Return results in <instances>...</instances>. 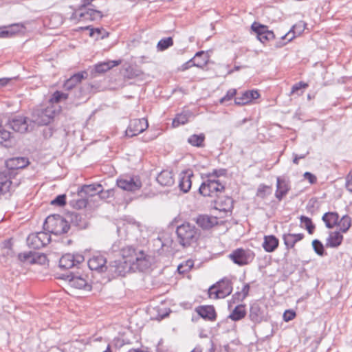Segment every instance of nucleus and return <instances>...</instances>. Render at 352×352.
Wrapping results in <instances>:
<instances>
[{
	"mask_svg": "<svg viewBox=\"0 0 352 352\" xmlns=\"http://www.w3.org/2000/svg\"><path fill=\"white\" fill-rule=\"evenodd\" d=\"M50 241L51 237L47 231L32 233L27 239L28 245L33 249H40L47 245Z\"/></svg>",
	"mask_w": 352,
	"mask_h": 352,
	"instance_id": "obj_8",
	"label": "nucleus"
},
{
	"mask_svg": "<svg viewBox=\"0 0 352 352\" xmlns=\"http://www.w3.org/2000/svg\"><path fill=\"white\" fill-rule=\"evenodd\" d=\"M307 87H308V84L303 82H300L298 83H296L294 85H293V87H292L291 94H296L298 96H300V95L302 94V93H303L302 89H305Z\"/></svg>",
	"mask_w": 352,
	"mask_h": 352,
	"instance_id": "obj_47",
	"label": "nucleus"
},
{
	"mask_svg": "<svg viewBox=\"0 0 352 352\" xmlns=\"http://www.w3.org/2000/svg\"><path fill=\"white\" fill-rule=\"evenodd\" d=\"M303 176L304 178L307 179L311 184H315L317 181L316 177L309 172H305Z\"/></svg>",
	"mask_w": 352,
	"mask_h": 352,
	"instance_id": "obj_59",
	"label": "nucleus"
},
{
	"mask_svg": "<svg viewBox=\"0 0 352 352\" xmlns=\"http://www.w3.org/2000/svg\"><path fill=\"white\" fill-rule=\"evenodd\" d=\"M196 222L203 229H210L217 224V219L208 215H199Z\"/></svg>",
	"mask_w": 352,
	"mask_h": 352,
	"instance_id": "obj_26",
	"label": "nucleus"
},
{
	"mask_svg": "<svg viewBox=\"0 0 352 352\" xmlns=\"http://www.w3.org/2000/svg\"><path fill=\"white\" fill-rule=\"evenodd\" d=\"M224 174H225V170H223V169L214 170L212 173H210L208 175V177L217 179L219 176L223 175Z\"/></svg>",
	"mask_w": 352,
	"mask_h": 352,
	"instance_id": "obj_58",
	"label": "nucleus"
},
{
	"mask_svg": "<svg viewBox=\"0 0 352 352\" xmlns=\"http://www.w3.org/2000/svg\"><path fill=\"white\" fill-rule=\"evenodd\" d=\"M304 237L303 234L287 233L283 235L284 243L287 249L292 248L295 244L301 241Z\"/></svg>",
	"mask_w": 352,
	"mask_h": 352,
	"instance_id": "obj_30",
	"label": "nucleus"
},
{
	"mask_svg": "<svg viewBox=\"0 0 352 352\" xmlns=\"http://www.w3.org/2000/svg\"><path fill=\"white\" fill-rule=\"evenodd\" d=\"M250 287H241L240 291H236L232 296L233 303L242 302L249 294Z\"/></svg>",
	"mask_w": 352,
	"mask_h": 352,
	"instance_id": "obj_37",
	"label": "nucleus"
},
{
	"mask_svg": "<svg viewBox=\"0 0 352 352\" xmlns=\"http://www.w3.org/2000/svg\"><path fill=\"white\" fill-rule=\"evenodd\" d=\"M188 121V115L186 113L178 114L173 121V126L177 127L181 124H184Z\"/></svg>",
	"mask_w": 352,
	"mask_h": 352,
	"instance_id": "obj_43",
	"label": "nucleus"
},
{
	"mask_svg": "<svg viewBox=\"0 0 352 352\" xmlns=\"http://www.w3.org/2000/svg\"><path fill=\"white\" fill-rule=\"evenodd\" d=\"M274 38V34L272 31L268 30L267 32H263L260 34V36L258 37V39L263 43H265L267 41H271Z\"/></svg>",
	"mask_w": 352,
	"mask_h": 352,
	"instance_id": "obj_50",
	"label": "nucleus"
},
{
	"mask_svg": "<svg viewBox=\"0 0 352 352\" xmlns=\"http://www.w3.org/2000/svg\"><path fill=\"white\" fill-rule=\"evenodd\" d=\"M307 23L302 21H300L292 26L291 30L283 36V39H287L288 41H292L296 36H300L305 30Z\"/></svg>",
	"mask_w": 352,
	"mask_h": 352,
	"instance_id": "obj_19",
	"label": "nucleus"
},
{
	"mask_svg": "<svg viewBox=\"0 0 352 352\" xmlns=\"http://www.w3.org/2000/svg\"><path fill=\"white\" fill-rule=\"evenodd\" d=\"M80 192L89 197L99 195L100 197H104L102 195V186L100 184L85 185L82 187Z\"/></svg>",
	"mask_w": 352,
	"mask_h": 352,
	"instance_id": "obj_31",
	"label": "nucleus"
},
{
	"mask_svg": "<svg viewBox=\"0 0 352 352\" xmlns=\"http://www.w3.org/2000/svg\"><path fill=\"white\" fill-rule=\"evenodd\" d=\"M149 267V261L146 259L144 253L142 251L138 252V256L132 265V271H144Z\"/></svg>",
	"mask_w": 352,
	"mask_h": 352,
	"instance_id": "obj_22",
	"label": "nucleus"
},
{
	"mask_svg": "<svg viewBox=\"0 0 352 352\" xmlns=\"http://www.w3.org/2000/svg\"><path fill=\"white\" fill-rule=\"evenodd\" d=\"M221 283L225 284L226 286H230V285L234 284V283L232 281V279H230L229 278H223L220 281L217 282L216 284L212 285L211 286H212V287L220 286L219 285Z\"/></svg>",
	"mask_w": 352,
	"mask_h": 352,
	"instance_id": "obj_60",
	"label": "nucleus"
},
{
	"mask_svg": "<svg viewBox=\"0 0 352 352\" xmlns=\"http://www.w3.org/2000/svg\"><path fill=\"white\" fill-rule=\"evenodd\" d=\"M121 60H107L104 62L99 63L94 65V68L93 69L92 72H94L96 74H103L111 68L119 65L121 64Z\"/></svg>",
	"mask_w": 352,
	"mask_h": 352,
	"instance_id": "obj_23",
	"label": "nucleus"
},
{
	"mask_svg": "<svg viewBox=\"0 0 352 352\" xmlns=\"http://www.w3.org/2000/svg\"><path fill=\"white\" fill-rule=\"evenodd\" d=\"M236 90L235 89H229L227 91L226 95L222 98H221L220 103H223L226 101L230 100L236 95Z\"/></svg>",
	"mask_w": 352,
	"mask_h": 352,
	"instance_id": "obj_55",
	"label": "nucleus"
},
{
	"mask_svg": "<svg viewBox=\"0 0 352 352\" xmlns=\"http://www.w3.org/2000/svg\"><path fill=\"white\" fill-rule=\"evenodd\" d=\"M254 256L255 254L253 251L243 248H237L229 255V258L239 266L250 263L254 260Z\"/></svg>",
	"mask_w": 352,
	"mask_h": 352,
	"instance_id": "obj_6",
	"label": "nucleus"
},
{
	"mask_svg": "<svg viewBox=\"0 0 352 352\" xmlns=\"http://www.w3.org/2000/svg\"><path fill=\"white\" fill-rule=\"evenodd\" d=\"M65 279L67 280L72 286L76 285V286H91L88 281V276L86 274H76L70 273L67 274Z\"/></svg>",
	"mask_w": 352,
	"mask_h": 352,
	"instance_id": "obj_15",
	"label": "nucleus"
},
{
	"mask_svg": "<svg viewBox=\"0 0 352 352\" xmlns=\"http://www.w3.org/2000/svg\"><path fill=\"white\" fill-rule=\"evenodd\" d=\"M193 266V262L190 260L186 261L185 263H181L177 267V271L179 274H185L188 272Z\"/></svg>",
	"mask_w": 352,
	"mask_h": 352,
	"instance_id": "obj_48",
	"label": "nucleus"
},
{
	"mask_svg": "<svg viewBox=\"0 0 352 352\" xmlns=\"http://www.w3.org/2000/svg\"><path fill=\"white\" fill-rule=\"evenodd\" d=\"M66 203V196L65 195H60L57 196L54 200L51 201L52 205H56L63 206Z\"/></svg>",
	"mask_w": 352,
	"mask_h": 352,
	"instance_id": "obj_54",
	"label": "nucleus"
},
{
	"mask_svg": "<svg viewBox=\"0 0 352 352\" xmlns=\"http://www.w3.org/2000/svg\"><path fill=\"white\" fill-rule=\"evenodd\" d=\"M173 45V41L171 37L161 39L157 45V48L159 51H164Z\"/></svg>",
	"mask_w": 352,
	"mask_h": 352,
	"instance_id": "obj_42",
	"label": "nucleus"
},
{
	"mask_svg": "<svg viewBox=\"0 0 352 352\" xmlns=\"http://www.w3.org/2000/svg\"><path fill=\"white\" fill-rule=\"evenodd\" d=\"M300 221L301 223H305V228L307 230L309 234H312L314 230L315 226L313 224L311 219L309 217L301 216Z\"/></svg>",
	"mask_w": 352,
	"mask_h": 352,
	"instance_id": "obj_49",
	"label": "nucleus"
},
{
	"mask_svg": "<svg viewBox=\"0 0 352 352\" xmlns=\"http://www.w3.org/2000/svg\"><path fill=\"white\" fill-rule=\"evenodd\" d=\"M121 255L125 263L133 265L138 256V252L132 246H126L121 250Z\"/></svg>",
	"mask_w": 352,
	"mask_h": 352,
	"instance_id": "obj_28",
	"label": "nucleus"
},
{
	"mask_svg": "<svg viewBox=\"0 0 352 352\" xmlns=\"http://www.w3.org/2000/svg\"><path fill=\"white\" fill-rule=\"evenodd\" d=\"M296 312L294 310L292 309H287L285 310L283 314V320L285 322H289L292 320H293L296 317Z\"/></svg>",
	"mask_w": 352,
	"mask_h": 352,
	"instance_id": "obj_57",
	"label": "nucleus"
},
{
	"mask_svg": "<svg viewBox=\"0 0 352 352\" xmlns=\"http://www.w3.org/2000/svg\"><path fill=\"white\" fill-rule=\"evenodd\" d=\"M34 258H35L34 263H38L41 265L45 264L47 261V257L45 254L37 252H34Z\"/></svg>",
	"mask_w": 352,
	"mask_h": 352,
	"instance_id": "obj_56",
	"label": "nucleus"
},
{
	"mask_svg": "<svg viewBox=\"0 0 352 352\" xmlns=\"http://www.w3.org/2000/svg\"><path fill=\"white\" fill-rule=\"evenodd\" d=\"M148 126V123L145 118L132 120L126 130V135L129 137L135 136L144 131Z\"/></svg>",
	"mask_w": 352,
	"mask_h": 352,
	"instance_id": "obj_11",
	"label": "nucleus"
},
{
	"mask_svg": "<svg viewBox=\"0 0 352 352\" xmlns=\"http://www.w3.org/2000/svg\"><path fill=\"white\" fill-rule=\"evenodd\" d=\"M25 30V27L22 23H16L13 24L8 28L7 30L2 31L0 33L1 36L6 37L8 36L14 35L16 33L21 32L23 33Z\"/></svg>",
	"mask_w": 352,
	"mask_h": 352,
	"instance_id": "obj_36",
	"label": "nucleus"
},
{
	"mask_svg": "<svg viewBox=\"0 0 352 352\" xmlns=\"http://www.w3.org/2000/svg\"><path fill=\"white\" fill-rule=\"evenodd\" d=\"M245 315L246 311L245 309V305H238L230 313L229 318H230L233 321H239L243 318L245 316Z\"/></svg>",
	"mask_w": 352,
	"mask_h": 352,
	"instance_id": "obj_35",
	"label": "nucleus"
},
{
	"mask_svg": "<svg viewBox=\"0 0 352 352\" xmlns=\"http://www.w3.org/2000/svg\"><path fill=\"white\" fill-rule=\"evenodd\" d=\"M232 292V287H208V294L212 299L224 298Z\"/></svg>",
	"mask_w": 352,
	"mask_h": 352,
	"instance_id": "obj_20",
	"label": "nucleus"
},
{
	"mask_svg": "<svg viewBox=\"0 0 352 352\" xmlns=\"http://www.w3.org/2000/svg\"><path fill=\"white\" fill-rule=\"evenodd\" d=\"M312 245H313L314 251L318 255H320V256L323 255L324 247H323L322 243L320 241H318L317 239L314 240L312 242Z\"/></svg>",
	"mask_w": 352,
	"mask_h": 352,
	"instance_id": "obj_52",
	"label": "nucleus"
},
{
	"mask_svg": "<svg viewBox=\"0 0 352 352\" xmlns=\"http://www.w3.org/2000/svg\"><path fill=\"white\" fill-rule=\"evenodd\" d=\"M94 0H82V4L80 7H85V8H89V6L91 5V1Z\"/></svg>",
	"mask_w": 352,
	"mask_h": 352,
	"instance_id": "obj_63",
	"label": "nucleus"
},
{
	"mask_svg": "<svg viewBox=\"0 0 352 352\" xmlns=\"http://www.w3.org/2000/svg\"><path fill=\"white\" fill-rule=\"evenodd\" d=\"M343 240V236L340 232L335 231L329 233L327 240V246L331 248H336L339 246Z\"/></svg>",
	"mask_w": 352,
	"mask_h": 352,
	"instance_id": "obj_33",
	"label": "nucleus"
},
{
	"mask_svg": "<svg viewBox=\"0 0 352 352\" xmlns=\"http://www.w3.org/2000/svg\"><path fill=\"white\" fill-rule=\"evenodd\" d=\"M179 243L183 246L190 245L196 241L197 230L190 223H184L177 227L176 230Z\"/></svg>",
	"mask_w": 352,
	"mask_h": 352,
	"instance_id": "obj_4",
	"label": "nucleus"
},
{
	"mask_svg": "<svg viewBox=\"0 0 352 352\" xmlns=\"http://www.w3.org/2000/svg\"><path fill=\"white\" fill-rule=\"evenodd\" d=\"M89 36L95 40L103 39L109 36V32L103 28H90Z\"/></svg>",
	"mask_w": 352,
	"mask_h": 352,
	"instance_id": "obj_41",
	"label": "nucleus"
},
{
	"mask_svg": "<svg viewBox=\"0 0 352 352\" xmlns=\"http://www.w3.org/2000/svg\"><path fill=\"white\" fill-rule=\"evenodd\" d=\"M259 96L257 91H246L236 96L234 99V102L236 104L245 105L250 103L253 99L258 98Z\"/></svg>",
	"mask_w": 352,
	"mask_h": 352,
	"instance_id": "obj_18",
	"label": "nucleus"
},
{
	"mask_svg": "<svg viewBox=\"0 0 352 352\" xmlns=\"http://www.w3.org/2000/svg\"><path fill=\"white\" fill-rule=\"evenodd\" d=\"M252 30L255 32L257 34V38L260 36V34H263V32H267L268 30L266 26L260 25L256 22H254L252 25Z\"/></svg>",
	"mask_w": 352,
	"mask_h": 352,
	"instance_id": "obj_51",
	"label": "nucleus"
},
{
	"mask_svg": "<svg viewBox=\"0 0 352 352\" xmlns=\"http://www.w3.org/2000/svg\"><path fill=\"white\" fill-rule=\"evenodd\" d=\"M327 228H333L338 223L339 215L335 212H329L324 214L322 218Z\"/></svg>",
	"mask_w": 352,
	"mask_h": 352,
	"instance_id": "obj_32",
	"label": "nucleus"
},
{
	"mask_svg": "<svg viewBox=\"0 0 352 352\" xmlns=\"http://www.w3.org/2000/svg\"><path fill=\"white\" fill-rule=\"evenodd\" d=\"M156 180L162 186H170L175 182L173 173L168 170L160 172L156 177Z\"/></svg>",
	"mask_w": 352,
	"mask_h": 352,
	"instance_id": "obj_25",
	"label": "nucleus"
},
{
	"mask_svg": "<svg viewBox=\"0 0 352 352\" xmlns=\"http://www.w3.org/2000/svg\"><path fill=\"white\" fill-rule=\"evenodd\" d=\"M86 77V72L76 73L65 82L63 87L66 90H70L73 89L77 84L80 83L81 80Z\"/></svg>",
	"mask_w": 352,
	"mask_h": 352,
	"instance_id": "obj_27",
	"label": "nucleus"
},
{
	"mask_svg": "<svg viewBox=\"0 0 352 352\" xmlns=\"http://www.w3.org/2000/svg\"><path fill=\"white\" fill-rule=\"evenodd\" d=\"M44 228L50 233L59 235L67 233L70 226L63 217L59 214H54L46 218Z\"/></svg>",
	"mask_w": 352,
	"mask_h": 352,
	"instance_id": "obj_1",
	"label": "nucleus"
},
{
	"mask_svg": "<svg viewBox=\"0 0 352 352\" xmlns=\"http://www.w3.org/2000/svg\"><path fill=\"white\" fill-rule=\"evenodd\" d=\"M10 126L19 133H25L33 129L34 126L31 120L22 116H16L9 120Z\"/></svg>",
	"mask_w": 352,
	"mask_h": 352,
	"instance_id": "obj_7",
	"label": "nucleus"
},
{
	"mask_svg": "<svg viewBox=\"0 0 352 352\" xmlns=\"http://www.w3.org/2000/svg\"><path fill=\"white\" fill-rule=\"evenodd\" d=\"M11 139V133L10 131L1 129L0 130V144H3L5 146H8V143L10 142Z\"/></svg>",
	"mask_w": 352,
	"mask_h": 352,
	"instance_id": "obj_46",
	"label": "nucleus"
},
{
	"mask_svg": "<svg viewBox=\"0 0 352 352\" xmlns=\"http://www.w3.org/2000/svg\"><path fill=\"white\" fill-rule=\"evenodd\" d=\"M278 245V240L273 235L265 236L263 243V247L266 252H274Z\"/></svg>",
	"mask_w": 352,
	"mask_h": 352,
	"instance_id": "obj_34",
	"label": "nucleus"
},
{
	"mask_svg": "<svg viewBox=\"0 0 352 352\" xmlns=\"http://www.w3.org/2000/svg\"><path fill=\"white\" fill-rule=\"evenodd\" d=\"M263 311L258 303H253L250 305L249 318L254 324H258L263 319Z\"/></svg>",
	"mask_w": 352,
	"mask_h": 352,
	"instance_id": "obj_21",
	"label": "nucleus"
},
{
	"mask_svg": "<svg viewBox=\"0 0 352 352\" xmlns=\"http://www.w3.org/2000/svg\"><path fill=\"white\" fill-rule=\"evenodd\" d=\"M163 344V340L160 339L157 343V345L156 346V351L157 352H164V351L161 349V345Z\"/></svg>",
	"mask_w": 352,
	"mask_h": 352,
	"instance_id": "obj_64",
	"label": "nucleus"
},
{
	"mask_svg": "<svg viewBox=\"0 0 352 352\" xmlns=\"http://www.w3.org/2000/svg\"><path fill=\"white\" fill-rule=\"evenodd\" d=\"M193 173L191 170H188L182 171L179 176V188L184 192H188L192 185L191 177Z\"/></svg>",
	"mask_w": 352,
	"mask_h": 352,
	"instance_id": "obj_14",
	"label": "nucleus"
},
{
	"mask_svg": "<svg viewBox=\"0 0 352 352\" xmlns=\"http://www.w3.org/2000/svg\"><path fill=\"white\" fill-rule=\"evenodd\" d=\"M84 256L80 254H66L59 260V267L62 269H70L84 261Z\"/></svg>",
	"mask_w": 352,
	"mask_h": 352,
	"instance_id": "obj_12",
	"label": "nucleus"
},
{
	"mask_svg": "<svg viewBox=\"0 0 352 352\" xmlns=\"http://www.w3.org/2000/svg\"><path fill=\"white\" fill-rule=\"evenodd\" d=\"M309 153V152H307L306 154H304V155H298L297 154H294V160H293V162L295 164H298V160L300 159H303L306 157V155Z\"/></svg>",
	"mask_w": 352,
	"mask_h": 352,
	"instance_id": "obj_62",
	"label": "nucleus"
},
{
	"mask_svg": "<svg viewBox=\"0 0 352 352\" xmlns=\"http://www.w3.org/2000/svg\"><path fill=\"white\" fill-rule=\"evenodd\" d=\"M225 189L219 179L209 178L204 181L199 188L200 194L205 197H216Z\"/></svg>",
	"mask_w": 352,
	"mask_h": 352,
	"instance_id": "obj_3",
	"label": "nucleus"
},
{
	"mask_svg": "<svg viewBox=\"0 0 352 352\" xmlns=\"http://www.w3.org/2000/svg\"><path fill=\"white\" fill-rule=\"evenodd\" d=\"M3 174V173H0V195H4L8 192L10 190L12 184L10 177L5 175L3 178L1 177Z\"/></svg>",
	"mask_w": 352,
	"mask_h": 352,
	"instance_id": "obj_38",
	"label": "nucleus"
},
{
	"mask_svg": "<svg viewBox=\"0 0 352 352\" xmlns=\"http://www.w3.org/2000/svg\"><path fill=\"white\" fill-rule=\"evenodd\" d=\"M290 190V186L288 182L277 177L276 179V190L275 197L280 201L284 196H285Z\"/></svg>",
	"mask_w": 352,
	"mask_h": 352,
	"instance_id": "obj_24",
	"label": "nucleus"
},
{
	"mask_svg": "<svg viewBox=\"0 0 352 352\" xmlns=\"http://www.w3.org/2000/svg\"><path fill=\"white\" fill-rule=\"evenodd\" d=\"M68 98V94L63 93L59 91H56L50 99L52 103H58L63 100H66Z\"/></svg>",
	"mask_w": 352,
	"mask_h": 352,
	"instance_id": "obj_44",
	"label": "nucleus"
},
{
	"mask_svg": "<svg viewBox=\"0 0 352 352\" xmlns=\"http://www.w3.org/2000/svg\"><path fill=\"white\" fill-rule=\"evenodd\" d=\"M270 194V188L267 186H260L257 190V196L265 198L267 195Z\"/></svg>",
	"mask_w": 352,
	"mask_h": 352,
	"instance_id": "obj_53",
	"label": "nucleus"
},
{
	"mask_svg": "<svg viewBox=\"0 0 352 352\" xmlns=\"http://www.w3.org/2000/svg\"><path fill=\"white\" fill-rule=\"evenodd\" d=\"M72 18L78 22L87 23L89 21H99L102 18L100 11L85 7H79L72 14Z\"/></svg>",
	"mask_w": 352,
	"mask_h": 352,
	"instance_id": "obj_5",
	"label": "nucleus"
},
{
	"mask_svg": "<svg viewBox=\"0 0 352 352\" xmlns=\"http://www.w3.org/2000/svg\"><path fill=\"white\" fill-rule=\"evenodd\" d=\"M208 60L209 57L204 51L198 52L192 58L182 65L181 70L185 71L192 67L203 68L208 64Z\"/></svg>",
	"mask_w": 352,
	"mask_h": 352,
	"instance_id": "obj_10",
	"label": "nucleus"
},
{
	"mask_svg": "<svg viewBox=\"0 0 352 352\" xmlns=\"http://www.w3.org/2000/svg\"><path fill=\"white\" fill-rule=\"evenodd\" d=\"M106 263V258L100 254L93 255L88 261L89 269L98 272H103L107 270V266Z\"/></svg>",
	"mask_w": 352,
	"mask_h": 352,
	"instance_id": "obj_13",
	"label": "nucleus"
},
{
	"mask_svg": "<svg viewBox=\"0 0 352 352\" xmlns=\"http://www.w3.org/2000/svg\"><path fill=\"white\" fill-rule=\"evenodd\" d=\"M198 315L205 320L214 321L217 318L215 309L212 305L199 306L196 308Z\"/></svg>",
	"mask_w": 352,
	"mask_h": 352,
	"instance_id": "obj_17",
	"label": "nucleus"
},
{
	"mask_svg": "<svg viewBox=\"0 0 352 352\" xmlns=\"http://www.w3.org/2000/svg\"><path fill=\"white\" fill-rule=\"evenodd\" d=\"M339 227L340 231L342 233H346L351 226V219L348 215H344L340 219L338 220L337 225Z\"/></svg>",
	"mask_w": 352,
	"mask_h": 352,
	"instance_id": "obj_39",
	"label": "nucleus"
},
{
	"mask_svg": "<svg viewBox=\"0 0 352 352\" xmlns=\"http://www.w3.org/2000/svg\"><path fill=\"white\" fill-rule=\"evenodd\" d=\"M28 160L25 157H13L6 162V167L9 170L21 169L25 167Z\"/></svg>",
	"mask_w": 352,
	"mask_h": 352,
	"instance_id": "obj_29",
	"label": "nucleus"
},
{
	"mask_svg": "<svg viewBox=\"0 0 352 352\" xmlns=\"http://www.w3.org/2000/svg\"><path fill=\"white\" fill-rule=\"evenodd\" d=\"M117 185L122 190L135 191L142 187V182L138 177H120L117 179Z\"/></svg>",
	"mask_w": 352,
	"mask_h": 352,
	"instance_id": "obj_9",
	"label": "nucleus"
},
{
	"mask_svg": "<svg viewBox=\"0 0 352 352\" xmlns=\"http://www.w3.org/2000/svg\"><path fill=\"white\" fill-rule=\"evenodd\" d=\"M34 252H25L19 254V258L21 261L27 263L29 264H34Z\"/></svg>",
	"mask_w": 352,
	"mask_h": 352,
	"instance_id": "obj_45",
	"label": "nucleus"
},
{
	"mask_svg": "<svg viewBox=\"0 0 352 352\" xmlns=\"http://www.w3.org/2000/svg\"><path fill=\"white\" fill-rule=\"evenodd\" d=\"M346 188L349 191L352 192V170L349 173L347 177Z\"/></svg>",
	"mask_w": 352,
	"mask_h": 352,
	"instance_id": "obj_61",
	"label": "nucleus"
},
{
	"mask_svg": "<svg viewBox=\"0 0 352 352\" xmlns=\"http://www.w3.org/2000/svg\"><path fill=\"white\" fill-rule=\"evenodd\" d=\"M111 270L117 276H124L126 273L132 271V265L125 263L122 259L115 261L113 265L111 266Z\"/></svg>",
	"mask_w": 352,
	"mask_h": 352,
	"instance_id": "obj_16",
	"label": "nucleus"
},
{
	"mask_svg": "<svg viewBox=\"0 0 352 352\" xmlns=\"http://www.w3.org/2000/svg\"><path fill=\"white\" fill-rule=\"evenodd\" d=\"M56 110L54 107L49 106L45 109H36L32 111L31 122L32 125H47L50 124L55 117Z\"/></svg>",
	"mask_w": 352,
	"mask_h": 352,
	"instance_id": "obj_2",
	"label": "nucleus"
},
{
	"mask_svg": "<svg viewBox=\"0 0 352 352\" xmlns=\"http://www.w3.org/2000/svg\"><path fill=\"white\" fill-rule=\"evenodd\" d=\"M204 140L205 135L203 133L199 135L194 134L188 138V142L193 146L202 147Z\"/></svg>",
	"mask_w": 352,
	"mask_h": 352,
	"instance_id": "obj_40",
	"label": "nucleus"
}]
</instances>
